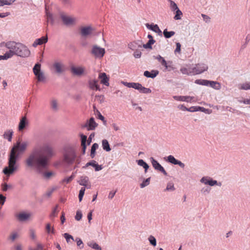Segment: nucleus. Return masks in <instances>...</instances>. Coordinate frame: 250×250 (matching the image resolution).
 I'll list each match as a JSON object with an SVG mask.
<instances>
[{
	"label": "nucleus",
	"mask_w": 250,
	"mask_h": 250,
	"mask_svg": "<svg viewBox=\"0 0 250 250\" xmlns=\"http://www.w3.org/2000/svg\"><path fill=\"white\" fill-rule=\"evenodd\" d=\"M55 154L54 149L48 144L44 143L34 147L24 160L25 167L35 170L38 173H43L50 159Z\"/></svg>",
	"instance_id": "f257e3e1"
},
{
	"label": "nucleus",
	"mask_w": 250,
	"mask_h": 250,
	"mask_svg": "<svg viewBox=\"0 0 250 250\" xmlns=\"http://www.w3.org/2000/svg\"><path fill=\"white\" fill-rule=\"evenodd\" d=\"M28 146L29 142L28 141L22 142L18 141L17 142L11 150L8 159V166L5 167L3 169V172L4 174L10 176L18 169L19 167L16 162L18 155L16 154V151L17 150L19 152L22 153L26 150Z\"/></svg>",
	"instance_id": "f03ea898"
},
{
	"label": "nucleus",
	"mask_w": 250,
	"mask_h": 250,
	"mask_svg": "<svg viewBox=\"0 0 250 250\" xmlns=\"http://www.w3.org/2000/svg\"><path fill=\"white\" fill-rule=\"evenodd\" d=\"M2 44L8 50L6 52L9 59L15 55L21 58H26L30 55V51L27 47L21 42L8 41L3 42Z\"/></svg>",
	"instance_id": "7ed1b4c3"
},
{
	"label": "nucleus",
	"mask_w": 250,
	"mask_h": 250,
	"mask_svg": "<svg viewBox=\"0 0 250 250\" xmlns=\"http://www.w3.org/2000/svg\"><path fill=\"white\" fill-rule=\"evenodd\" d=\"M77 158L76 151L73 148L69 147L64 150L62 161L64 163L71 165L75 162Z\"/></svg>",
	"instance_id": "20e7f679"
},
{
	"label": "nucleus",
	"mask_w": 250,
	"mask_h": 250,
	"mask_svg": "<svg viewBox=\"0 0 250 250\" xmlns=\"http://www.w3.org/2000/svg\"><path fill=\"white\" fill-rule=\"evenodd\" d=\"M153 58L154 59L158 60V62L161 63L162 65L165 67L166 70L170 71L175 69L172 61L167 62L165 59L160 55L154 56Z\"/></svg>",
	"instance_id": "39448f33"
},
{
	"label": "nucleus",
	"mask_w": 250,
	"mask_h": 250,
	"mask_svg": "<svg viewBox=\"0 0 250 250\" xmlns=\"http://www.w3.org/2000/svg\"><path fill=\"white\" fill-rule=\"evenodd\" d=\"M90 53L95 58L101 59L105 54L104 48L101 47L97 44L92 45Z\"/></svg>",
	"instance_id": "423d86ee"
},
{
	"label": "nucleus",
	"mask_w": 250,
	"mask_h": 250,
	"mask_svg": "<svg viewBox=\"0 0 250 250\" xmlns=\"http://www.w3.org/2000/svg\"><path fill=\"white\" fill-rule=\"evenodd\" d=\"M52 69L58 74H61L65 71V65L62 61H55L52 64Z\"/></svg>",
	"instance_id": "0eeeda50"
},
{
	"label": "nucleus",
	"mask_w": 250,
	"mask_h": 250,
	"mask_svg": "<svg viewBox=\"0 0 250 250\" xmlns=\"http://www.w3.org/2000/svg\"><path fill=\"white\" fill-rule=\"evenodd\" d=\"M98 126V124L95 122L94 118L91 117L89 120H87L86 123L81 125L82 128H86L87 130H94Z\"/></svg>",
	"instance_id": "6e6552de"
},
{
	"label": "nucleus",
	"mask_w": 250,
	"mask_h": 250,
	"mask_svg": "<svg viewBox=\"0 0 250 250\" xmlns=\"http://www.w3.org/2000/svg\"><path fill=\"white\" fill-rule=\"evenodd\" d=\"M208 66L205 63H198L192 68L193 75L200 74L207 71Z\"/></svg>",
	"instance_id": "1a4fd4ad"
},
{
	"label": "nucleus",
	"mask_w": 250,
	"mask_h": 250,
	"mask_svg": "<svg viewBox=\"0 0 250 250\" xmlns=\"http://www.w3.org/2000/svg\"><path fill=\"white\" fill-rule=\"evenodd\" d=\"M60 17L63 23L66 26L75 24L77 21L75 18L67 16L63 13H60Z\"/></svg>",
	"instance_id": "9d476101"
},
{
	"label": "nucleus",
	"mask_w": 250,
	"mask_h": 250,
	"mask_svg": "<svg viewBox=\"0 0 250 250\" xmlns=\"http://www.w3.org/2000/svg\"><path fill=\"white\" fill-rule=\"evenodd\" d=\"M200 182L204 184L205 185H208L210 186H214L215 185L221 187L222 184L221 182H218L216 180L212 179L211 177L208 176L203 177L200 179Z\"/></svg>",
	"instance_id": "9b49d317"
},
{
	"label": "nucleus",
	"mask_w": 250,
	"mask_h": 250,
	"mask_svg": "<svg viewBox=\"0 0 250 250\" xmlns=\"http://www.w3.org/2000/svg\"><path fill=\"white\" fill-rule=\"evenodd\" d=\"M94 31L91 25L82 26L80 28V34L82 37L87 38L90 36Z\"/></svg>",
	"instance_id": "f8f14e48"
},
{
	"label": "nucleus",
	"mask_w": 250,
	"mask_h": 250,
	"mask_svg": "<svg viewBox=\"0 0 250 250\" xmlns=\"http://www.w3.org/2000/svg\"><path fill=\"white\" fill-rule=\"evenodd\" d=\"M32 214L29 212L21 211L16 215V217L20 222H25L30 219Z\"/></svg>",
	"instance_id": "ddd939ff"
},
{
	"label": "nucleus",
	"mask_w": 250,
	"mask_h": 250,
	"mask_svg": "<svg viewBox=\"0 0 250 250\" xmlns=\"http://www.w3.org/2000/svg\"><path fill=\"white\" fill-rule=\"evenodd\" d=\"M150 160L152 165L155 170L161 172L166 176L167 175V173L165 170L164 168L156 160H155L153 157H151Z\"/></svg>",
	"instance_id": "4468645a"
},
{
	"label": "nucleus",
	"mask_w": 250,
	"mask_h": 250,
	"mask_svg": "<svg viewBox=\"0 0 250 250\" xmlns=\"http://www.w3.org/2000/svg\"><path fill=\"white\" fill-rule=\"evenodd\" d=\"M70 70L73 75L80 76L84 73L85 68L83 66H72L70 68Z\"/></svg>",
	"instance_id": "2eb2a0df"
},
{
	"label": "nucleus",
	"mask_w": 250,
	"mask_h": 250,
	"mask_svg": "<svg viewBox=\"0 0 250 250\" xmlns=\"http://www.w3.org/2000/svg\"><path fill=\"white\" fill-rule=\"evenodd\" d=\"M143 46V42L142 41L138 40L130 42L128 44L129 48L132 50H137L142 48Z\"/></svg>",
	"instance_id": "dca6fc26"
},
{
	"label": "nucleus",
	"mask_w": 250,
	"mask_h": 250,
	"mask_svg": "<svg viewBox=\"0 0 250 250\" xmlns=\"http://www.w3.org/2000/svg\"><path fill=\"white\" fill-rule=\"evenodd\" d=\"M88 166H91V167H94L95 168V170L96 171H100L103 169V167L102 165H98L97 162L94 161L92 160L89 162H88L86 164V165L83 167V168H85Z\"/></svg>",
	"instance_id": "f3484780"
},
{
	"label": "nucleus",
	"mask_w": 250,
	"mask_h": 250,
	"mask_svg": "<svg viewBox=\"0 0 250 250\" xmlns=\"http://www.w3.org/2000/svg\"><path fill=\"white\" fill-rule=\"evenodd\" d=\"M28 122L26 116H23L20 120L18 130L19 131H22L26 126L28 125Z\"/></svg>",
	"instance_id": "a211bd4d"
},
{
	"label": "nucleus",
	"mask_w": 250,
	"mask_h": 250,
	"mask_svg": "<svg viewBox=\"0 0 250 250\" xmlns=\"http://www.w3.org/2000/svg\"><path fill=\"white\" fill-rule=\"evenodd\" d=\"M146 26L149 30L153 31V32L158 33L159 35L162 36V31L159 28L158 25L157 24H146Z\"/></svg>",
	"instance_id": "6ab92c4d"
},
{
	"label": "nucleus",
	"mask_w": 250,
	"mask_h": 250,
	"mask_svg": "<svg viewBox=\"0 0 250 250\" xmlns=\"http://www.w3.org/2000/svg\"><path fill=\"white\" fill-rule=\"evenodd\" d=\"M48 41V38L47 36H43L41 38L36 39L33 43V46L36 47L39 45H42Z\"/></svg>",
	"instance_id": "aec40b11"
},
{
	"label": "nucleus",
	"mask_w": 250,
	"mask_h": 250,
	"mask_svg": "<svg viewBox=\"0 0 250 250\" xmlns=\"http://www.w3.org/2000/svg\"><path fill=\"white\" fill-rule=\"evenodd\" d=\"M173 98L176 101L191 102L193 97L188 96H173Z\"/></svg>",
	"instance_id": "412c9836"
},
{
	"label": "nucleus",
	"mask_w": 250,
	"mask_h": 250,
	"mask_svg": "<svg viewBox=\"0 0 250 250\" xmlns=\"http://www.w3.org/2000/svg\"><path fill=\"white\" fill-rule=\"evenodd\" d=\"M98 81L96 80H90L88 82L89 87L91 89L95 90H100V88L98 85Z\"/></svg>",
	"instance_id": "4be33fe9"
},
{
	"label": "nucleus",
	"mask_w": 250,
	"mask_h": 250,
	"mask_svg": "<svg viewBox=\"0 0 250 250\" xmlns=\"http://www.w3.org/2000/svg\"><path fill=\"white\" fill-rule=\"evenodd\" d=\"M99 78L101 80V83L106 85L109 86V78L107 77L105 73H101L99 75Z\"/></svg>",
	"instance_id": "5701e85b"
},
{
	"label": "nucleus",
	"mask_w": 250,
	"mask_h": 250,
	"mask_svg": "<svg viewBox=\"0 0 250 250\" xmlns=\"http://www.w3.org/2000/svg\"><path fill=\"white\" fill-rule=\"evenodd\" d=\"M159 74L158 70H153L151 72L148 71H145L144 73V75L147 78H154L156 77Z\"/></svg>",
	"instance_id": "b1692460"
},
{
	"label": "nucleus",
	"mask_w": 250,
	"mask_h": 250,
	"mask_svg": "<svg viewBox=\"0 0 250 250\" xmlns=\"http://www.w3.org/2000/svg\"><path fill=\"white\" fill-rule=\"evenodd\" d=\"M78 182L80 185L86 187L89 183V178L86 176H82Z\"/></svg>",
	"instance_id": "393cba45"
},
{
	"label": "nucleus",
	"mask_w": 250,
	"mask_h": 250,
	"mask_svg": "<svg viewBox=\"0 0 250 250\" xmlns=\"http://www.w3.org/2000/svg\"><path fill=\"white\" fill-rule=\"evenodd\" d=\"M13 131L12 129H9L5 131L3 134V138L8 140L9 142L12 141Z\"/></svg>",
	"instance_id": "a878e982"
},
{
	"label": "nucleus",
	"mask_w": 250,
	"mask_h": 250,
	"mask_svg": "<svg viewBox=\"0 0 250 250\" xmlns=\"http://www.w3.org/2000/svg\"><path fill=\"white\" fill-rule=\"evenodd\" d=\"M208 86L216 90H219L221 88V85L220 83L216 81H209Z\"/></svg>",
	"instance_id": "bb28decb"
},
{
	"label": "nucleus",
	"mask_w": 250,
	"mask_h": 250,
	"mask_svg": "<svg viewBox=\"0 0 250 250\" xmlns=\"http://www.w3.org/2000/svg\"><path fill=\"white\" fill-rule=\"evenodd\" d=\"M136 162L139 166L144 167L145 172L146 173L149 168L148 165L142 159L137 160Z\"/></svg>",
	"instance_id": "cd10ccee"
},
{
	"label": "nucleus",
	"mask_w": 250,
	"mask_h": 250,
	"mask_svg": "<svg viewBox=\"0 0 250 250\" xmlns=\"http://www.w3.org/2000/svg\"><path fill=\"white\" fill-rule=\"evenodd\" d=\"M180 71L183 74L193 75L192 68L182 67L180 69Z\"/></svg>",
	"instance_id": "c85d7f7f"
},
{
	"label": "nucleus",
	"mask_w": 250,
	"mask_h": 250,
	"mask_svg": "<svg viewBox=\"0 0 250 250\" xmlns=\"http://www.w3.org/2000/svg\"><path fill=\"white\" fill-rule=\"evenodd\" d=\"M102 147L106 151L108 152L111 150L108 142L106 139H104L102 141Z\"/></svg>",
	"instance_id": "c756f323"
},
{
	"label": "nucleus",
	"mask_w": 250,
	"mask_h": 250,
	"mask_svg": "<svg viewBox=\"0 0 250 250\" xmlns=\"http://www.w3.org/2000/svg\"><path fill=\"white\" fill-rule=\"evenodd\" d=\"M239 89L241 90H250V82H246L239 85L238 87Z\"/></svg>",
	"instance_id": "7c9ffc66"
},
{
	"label": "nucleus",
	"mask_w": 250,
	"mask_h": 250,
	"mask_svg": "<svg viewBox=\"0 0 250 250\" xmlns=\"http://www.w3.org/2000/svg\"><path fill=\"white\" fill-rule=\"evenodd\" d=\"M209 81L204 79H198L195 80V83L199 85L208 86Z\"/></svg>",
	"instance_id": "2f4dec72"
},
{
	"label": "nucleus",
	"mask_w": 250,
	"mask_h": 250,
	"mask_svg": "<svg viewBox=\"0 0 250 250\" xmlns=\"http://www.w3.org/2000/svg\"><path fill=\"white\" fill-rule=\"evenodd\" d=\"M98 147L99 145L97 143H94L92 145L90 153V156L92 158H93L95 157L96 150L98 148Z\"/></svg>",
	"instance_id": "473e14b6"
},
{
	"label": "nucleus",
	"mask_w": 250,
	"mask_h": 250,
	"mask_svg": "<svg viewBox=\"0 0 250 250\" xmlns=\"http://www.w3.org/2000/svg\"><path fill=\"white\" fill-rule=\"evenodd\" d=\"M175 34L174 31H168L167 29H165L163 31V34L166 38H170Z\"/></svg>",
	"instance_id": "72a5a7b5"
},
{
	"label": "nucleus",
	"mask_w": 250,
	"mask_h": 250,
	"mask_svg": "<svg viewBox=\"0 0 250 250\" xmlns=\"http://www.w3.org/2000/svg\"><path fill=\"white\" fill-rule=\"evenodd\" d=\"M155 42L154 40H149L148 42L146 44L143 45V47L145 49H152V45Z\"/></svg>",
	"instance_id": "f704fd0d"
},
{
	"label": "nucleus",
	"mask_w": 250,
	"mask_h": 250,
	"mask_svg": "<svg viewBox=\"0 0 250 250\" xmlns=\"http://www.w3.org/2000/svg\"><path fill=\"white\" fill-rule=\"evenodd\" d=\"M15 0H0V6H3L4 5H10Z\"/></svg>",
	"instance_id": "c9c22d12"
},
{
	"label": "nucleus",
	"mask_w": 250,
	"mask_h": 250,
	"mask_svg": "<svg viewBox=\"0 0 250 250\" xmlns=\"http://www.w3.org/2000/svg\"><path fill=\"white\" fill-rule=\"evenodd\" d=\"M175 188L174 184L172 182H168L167 184V188L165 189L166 191H173L175 190Z\"/></svg>",
	"instance_id": "e433bc0d"
},
{
	"label": "nucleus",
	"mask_w": 250,
	"mask_h": 250,
	"mask_svg": "<svg viewBox=\"0 0 250 250\" xmlns=\"http://www.w3.org/2000/svg\"><path fill=\"white\" fill-rule=\"evenodd\" d=\"M168 2L170 3V8L172 11H175V10L179 9L176 3L172 0H168Z\"/></svg>",
	"instance_id": "4c0bfd02"
},
{
	"label": "nucleus",
	"mask_w": 250,
	"mask_h": 250,
	"mask_svg": "<svg viewBox=\"0 0 250 250\" xmlns=\"http://www.w3.org/2000/svg\"><path fill=\"white\" fill-rule=\"evenodd\" d=\"M34 74L35 75H37V73H40L41 71V64L39 63H36L33 69Z\"/></svg>",
	"instance_id": "58836bf2"
},
{
	"label": "nucleus",
	"mask_w": 250,
	"mask_h": 250,
	"mask_svg": "<svg viewBox=\"0 0 250 250\" xmlns=\"http://www.w3.org/2000/svg\"><path fill=\"white\" fill-rule=\"evenodd\" d=\"M46 11H47V9H46ZM46 15L47 17V22H50L51 23H53L54 22V19L53 17L52 14L49 13V12L46 11Z\"/></svg>",
	"instance_id": "ea45409f"
},
{
	"label": "nucleus",
	"mask_w": 250,
	"mask_h": 250,
	"mask_svg": "<svg viewBox=\"0 0 250 250\" xmlns=\"http://www.w3.org/2000/svg\"><path fill=\"white\" fill-rule=\"evenodd\" d=\"M175 13H176V14H175V16L174 17V19L175 20H179L181 19V16L183 15V13L181 12V11L179 9H178L175 10Z\"/></svg>",
	"instance_id": "a19ab883"
},
{
	"label": "nucleus",
	"mask_w": 250,
	"mask_h": 250,
	"mask_svg": "<svg viewBox=\"0 0 250 250\" xmlns=\"http://www.w3.org/2000/svg\"><path fill=\"white\" fill-rule=\"evenodd\" d=\"M167 161L172 164L175 165L177 160L172 155H169L167 157Z\"/></svg>",
	"instance_id": "79ce46f5"
},
{
	"label": "nucleus",
	"mask_w": 250,
	"mask_h": 250,
	"mask_svg": "<svg viewBox=\"0 0 250 250\" xmlns=\"http://www.w3.org/2000/svg\"><path fill=\"white\" fill-rule=\"evenodd\" d=\"M139 91H140V92L142 93L147 94V93H150L151 92V90L149 88H146V87L143 86L142 85L139 89Z\"/></svg>",
	"instance_id": "37998d69"
},
{
	"label": "nucleus",
	"mask_w": 250,
	"mask_h": 250,
	"mask_svg": "<svg viewBox=\"0 0 250 250\" xmlns=\"http://www.w3.org/2000/svg\"><path fill=\"white\" fill-rule=\"evenodd\" d=\"M85 190V188L83 187L81 188V189L79 191V199L80 202H81L83 199V196L84 194Z\"/></svg>",
	"instance_id": "c03bdc74"
},
{
	"label": "nucleus",
	"mask_w": 250,
	"mask_h": 250,
	"mask_svg": "<svg viewBox=\"0 0 250 250\" xmlns=\"http://www.w3.org/2000/svg\"><path fill=\"white\" fill-rule=\"evenodd\" d=\"M35 76L37 77L38 81H43L45 79V77L42 72H41L39 73H37V75Z\"/></svg>",
	"instance_id": "a18cd8bd"
},
{
	"label": "nucleus",
	"mask_w": 250,
	"mask_h": 250,
	"mask_svg": "<svg viewBox=\"0 0 250 250\" xmlns=\"http://www.w3.org/2000/svg\"><path fill=\"white\" fill-rule=\"evenodd\" d=\"M150 178H148L144 180L141 184L140 187L141 188H144L149 184Z\"/></svg>",
	"instance_id": "49530a36"
},
{
	"label": "nucleus",
	"mask_w": 250,
	"mask_h": 250,
	"mask_svg": "<svg viewBox=\"0 0 250 250\" xmlns=\"http://www.w3.org/2000/svg\"><path fill=\"white\" fill-rule=\"evenodd\" d=\"M57 189V187H54L53 188H52L51 189H48L45 193V195L48 197H49L52 193H53V192L56 190Z\"/></svg>",
	"instance_id": "de8ad7c7"
},
{
	"label": "nucleus",
	"mask_w": 250,
	"mask_h": 250,
	"mask_svg": "<svg viewBox=\"0 0 250 250\" xmlns=\"http://www.w3.org/2000/svg\"><path fill=\"white\" fill-rule=\"evenodd\" d=\"M88 245L95 250H102L101 247L95 243H90Z\"/></svg>",
	"instance_id": "09e8293b"
},
{
	"label": "nucleus",
	"mask_w": 250,
	"mask_h": 250,
	"mask_svg": "<svg viewBox=\"0 0 250 250\" xmlns=\"http://www.w3.org/2000/svg\"><path fill=\"white\" fill-rule=\"evenodd\" d=\"M97 118L102 120L104 125H106V121L104 119V117L101 114L98 110H97Z\"/></svg>",
	"instance_id": "8fccbe9b"
},
{
	"label": "nucleus",
	"mask_w": 250,
	"mask_h": 250,
	"mask_svg": "<svg viewBox=\"0 0 250 250\" xmlns=\"http://www.w3.org/2000/svg\"><path fill=\"white\" fill-rule=\"evenodd\" d=\"M82 213L80 210H78L76 212L75 218L77 221H80L82 218Z\"/></svg>",
	"instance_id": "3c124183"
},
{
	"label": "nucleus",
	"mask_w": 250,
	"mask_h": 250,
	"mask_svg": "<svg viewBox=\"0 0 250 250\" xmlns=\"http://www.w3.org/2000/svg\"><path fill=\"white\" fill-rule=\"evenodd\" d=\"M199 110L200 111H201V112H204L205 113H207V114H210L211 113V110L209 109H207V108H205L203 107H199L198 108Z\"/></svg>",
	"instance_id": "603ef678"
},
{
	"label": "nucleus",
	"mask_w": 250,
	"mask_h": 250,
	"mask_svg": "<svg viewBox=\"0 0 250 250\" xmlns=\"http://www.w3.org/2000/svg\"><path fill=\"white\" fill-rule=\"evenodd\" d=\"M210 189L208 187H204L201 190V192L203 194H207L210 192Z\"/></svg>",
	"instance_id": "864d4df0"
},
{
	"label": "nucleus",
	"mask_w": 250,
	"mask_h": 250,
	"mask_svg": "<svg viewBox=\"0 0 250 250\" xmlns=\"http://www.w3.org/2000/svg\"><path fill=\"white\" fill-rule=\"evenodd\" d=\"M58 208V205H56L55 208L53 209L52 213L50 214V217L51 218H54L57 216V209Z\"/></svg>",
	"instance_id": "5fc2aeb1"
},
{
	"label": "nucleus",
	"mask_w": 250,
	"mask_h": 250,
	"mask_svg": "<svg viewBox=\"0 0 250 250\" xmlns=\"http://www.w3.org/2000/svg\"><path fill=\"white\" fill-rule=\"evenodd\" d=\"M142 55V53L139 50H135L133 56L135 58H141Z\"/></svg>",
	"instance_id": "6e6d98bb"
},
{
	"label": "nucleus",
	"mask_w": 250,
	"mask_h": 250,
	"mask_svg": "<svg viewBox=\"0 0 250 250\" xmlns=\"http://www.w3.org/2000/svg\"><path fill=\"white\" fill-rule=\"evenodd\" d=\"M141 85H142V84L140 83H133L132 88H134V89H137L139 91V89H140Z\"/></svg>",
	"instance_id": "4d7b16f0"
},
{
	"label": "nucleus",
	"mask_w": 250,
	"mask_h": 250,
	"mask_svg": "<svg viewBox=\"0 0 250 250\" xmlns=\"http://www.w3.org/2000/svg\"><path fill=\"white\" fill-rule=\"evenodd\" d=\"M95 98L100 103H102L104 101V96L103 95L96 96Z\"/></svg>",
	"instance_id": "13d9d810"
},
{
	"label": "nucleus",
	"mask_w": 250,
	"mask_h": 250,
	"mask_svg": "<svg viewBox=\"0 0 250 250\" xmlns=\"http://www.w3.org/2000/svg\"><path fill=\"white\" fill-rule=\"evenodd\" d=\"M202 17H203V20L207 23L210 22V18L207 15L202 14Z\"/></svg>",
	"instance_id": "bf43d9fd"
},
{
	"label": "nucleus",
	"mask_w": 250,
	"mask_h": 250,
	"mask_svg": "<svg viewBox=\"0 0 250 250\" xmlns=\"http://www.w3.org/2000/svg\"><path fill=\"white\" fill-rule=\"evenodd\" d=\"M81 145L86 144V142L87 140V136L83 134H81Z\"/></svg>",
	"instance_id": "052dcab7"
},
{
	"label": "nucleus",
	"mask_w": 250,
	"mask_h": 250,
	"mask_svg": "<svg viewBox=\"0 0 250 250\" xmlns=\"http://www.w3.org/2000/svg\"><path fill=\"white\" fill-rule=\"evenodd\" d=\"M149 241L150 244H152L153 246H156V241L155 238L154 237L151 236L149 238Z\"/></svg>",
	"instance_id": "680f3d73"
},
{
	"label": "nucleus",
	"mask_w": 250,
	"mask_h": 250,
	"mask_svg": "<svg viewBox=\"0 0 250 250\" xmlns=\"http://www.w3.org/2000/svg\"><path fill=\"white\" fill-rule=\"evenodd\" d=\"M200 106H191L190 108L188 109V111L189 112H195V111H199L198 108Z\"/></svg>",
	"instance_id": "e2e57ef3"
},
{
	"label": "nucleus",
	"mask_w": 250,
	"mask_h": 250,
	"mask_svg": "<svg viewBox=\"0 0 250 250\" xmlns=\"http://www.w3.org/2000/svg\"><path fill=\"white\" fill-rule=\"evenodd\" d=\"M176 49L174 51L175 53H180L181 52V44L179 43V42H177L176 43Z\"/></svg>",
	"instance_id": "0e129e2a"
},
{
	"label": "nucleus",
	"mask_w": 250,
	"mask_h": 250,
	"mask_svg": "<svg viewBox=\"0 0 250 250\" xmlns=\"http://www.w3.org/2000/svg\"><path fill=\"white\" fill-rule=\"evenodd\" d=\"M43 247L41 244H38L36 249H33L31 247L29 248V250H42Z\"/></svg>",
	"instance_id": "69168bd1"
},
{
	"label": "nucleus",
	"mask_w": 250,
	"mask_h": 250,
	"mask_svg": "<svg viewBox=\"0 0 250 250\" xmlns=\"http://www.w3.org/2000/svg\"><path fill=\"white\" fill-rule=\"evenodd\" d=\"M51 106L52 108L57 109L58 107V104L56 100H53L51 102Z\"/></svg>",
	"instance_id": "338daca9"
},
{
	"label": "nucleus",
	"mask_w": 250,
	"mask_h": 250,
	"mask_svg": "<svg viewBox=\"0 0 250 250\" xmlns=\"http://www.w3.org/2000/svg\"><path fill=\"white\" fill-rule=\"evenodd\" d=\"M54 173L52 172H47L43 173L44 176L47 179L49 178Z\"/></svg>",
	"instance_id": "774afa93"
}]
</instances>
